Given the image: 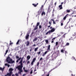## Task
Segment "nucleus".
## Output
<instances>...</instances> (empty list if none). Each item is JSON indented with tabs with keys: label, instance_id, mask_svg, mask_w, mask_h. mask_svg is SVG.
<instances>
[{
	"label": "nucleus",
	"instance_id": "obj_41",
	"mask_svg": "<svg viewBox=\"0 0 76 76\" xmlns=\"http://www.w3.org/2000/svg\"><path fill=\"white\" fill-rule=\"evenodd\" d=\"M66 46H68L69 45V43H66Z\"/></svg>",
	"mask_w": 76,
	"mask_h": 76
},
{
	"label": "nucleus",
	"instance_id": "obj_12",
	"mask_svg": "<svg viewBox=\"0 0 76 76\" xmlns=\"http://www.w3.org/2000/svg\"><path fill=\"white\" fill-rule=\"evenodd\" d=\"M4 69H5V67H4L3 68L0 67V70H1V71L3 72L4 70Z\"/></svg>",
	"mask_w": 76,
	"mask_h": 76
},
{
	"label": "nucleus",
	"instance_id": "obj_58",
	"mask_svg": "<svg viewBox=\"0 0 76 76\" xmlns=\"http://www.w3.org/2000/svg\"><path fill=\"white\" fill-rule=\"evenodd\" d=\"M53 24H56V22H55V21H54V20L53 21Z\"/></svg>",
	"mask_w": 76,
	"mask_h": 76
},
{
	"label": "nucleus",
	"instance_id": "obj_2",
	"mask_svg": "<svg viewBox=\"0 0 76 76\" xmlns=\"http://www.w3.org/2000/svg\"><path fill=\"white\" fill-rule=\"evenodd\" d=\"M50 29H51L47 32L46 34V35H48V34H50V33H53V32H54L55 31V28H53V27L51 26L50 27Z\"/></svg>",
	"mask_w": 76,
	"mask_h": 76
},
{
	"label": "nucleus",
	"instance_id": "obj_21",
	"mask_svg": "<svg viewBox=\"0 0 76 76\" xmlns=\"http://www.w3.org/2000/svg\"><path fill=\"white\" fill-rule=\"evenodd\" d=\"M55 39H56V37H54L52 39V42H51L52 43H53V42H54V41Z\"/></svg>",
	"mask_w": 76,
	"mask_h": 76
},
{
	"label": "nucleus",
	"instance_id": "obj_52",
	"mask_svg": "<svg viewBox=\"0 0 76 76\" xmlns=\"http://www.w3.org/2000/svg\"><path fill=\"white\" fill-rule=\"evenodd\" d=\"M56 22H57L58 23V20H56V21H55Z\"/></svg>",
	"mask_w": 76,
	"mask_h": 76
},
{
	"label": "nucleus",
	"instance_id": "obj_33",
	"mask_svg": "<svg viewBox=\"0 0 76 76\" xmlns=\"http://www.w3.org/2000/svg\"><path fill=\"white\" fill-rule=\"evenodd\" d=\"M39 24H40L39 22L37 23L36 26H38L39 25Z\"/></svg>",
	"mask_w": 76,
	"mask_h": 76
},
{
	"label": "nucleus",
	"instance_id": "obj_40",
	"mask_svg": "<svg viewBox=\"0 0 76 76\" xmlns=\"http://www.w3.org/2000/svg\"><path fill=\"white\" fill-rule=\"evenodd\" d=\"M36 71H37V68L36 67L34 69V72H36Z\"/></svg>",
	"mask_w": 76,
	"mask_h": 76
},
{
	"label": "nucleus",
	"instance_id": "obj_4",
	"mask_svg": "<svg viewBox=\"0 0 76 76\" xmlns=\"http://www.w3.org/2000/svg\"><path fill=\"white\" fill-rule=\"evenodd\" d=\"M50 45H49L48 46V48L47 49V50L44 53L45 54H46L47 53H48V52L50 51Z\"/></svg>",
	"mask_w": 76,
	"mask_h": 76
},
{
	"label": "nucleus",
	"instance_id": "obj_13",
	"mask_svg": "<svg viewBox=\"0 0 76 76\" xmlns=\"http://www.w3.org/2000/svg\"><path fill=\"white\" fill-rule=\"evenodd\" d=\"M12 73H11V72H9V73H7V76H11L12 75Z\"/></svg>",
	"mask_w": 76,
	"mask_h": 76
},
{
	"label": "nucleus",
	"instance_id": "obj_55",
	"mask_svg": "<svg viewBox=\"0 0 76 76\" xmlns=\"http://www.w3.org/2000/svg\"><path fill=\"white\" fill-rule=\"evenodd\" d=\"M45 53H43V54H42V56H45Z\"/></svg>",
	"mask_w": 76,
	"mask_h": 76
},
{
	"label": "nucleus",
	"instance_id": "obj_36",
	"mask_svg": "<svg viewBox=\"0 0 76 76\" xmlns=\"http://www.w3.org/2000/svg\"><path fill=\"white\" fill-rule=\"evenodd\" d=\"M34 62H33V61H32L31 63V66H33L34 65Z\"/></svg>",
	"mask_w": 76,
	"mask_h": 76
},
{
	"label": "nucleus",
	"instance_id": "obj_8",
	"mask_svg": "<svg viewBox=\"0 0 76 76\" xmlns=\"http://www.w3.org/2000/svg\"><path fill=\"white\" fill-rule=\"evenodd\" d=\"M56 53H54L52 55V58H54V59H56V57H57V56H56Z\"/></svg>",
	"mask_w": 76,
	"mask_h": 76
},
{
	"label": "nucleus",
	"instance_id": "obj_11",
	"mask_svg": "<svg viewBox=\"0 0 76 76\" xmlns=\"http://www.w3.org/2000/svg\"><path fill=\"white\" fill-rule=\"evenodd\" d=\"M13 70V69L12 68H10L9 69V72H11V73H13V72H12V71Z\"/></svg>",
	"mask_w": 76,
	"mask_h": 76
},
{
	"label": "nucleus",
	"instance_id": "obj_5",
	"mask_svg": "<svg viewBox=\"0 0 76 76\" xmlns=\"http://www.w3.org/2000/svg\"><path fill=\"white\" fill-rule=\"evenodd\" d=\"M42 11H44V9L40 8L38 12V13L37 14V15H40V14H41V12H42Z\"/></svg>",
	"mask_w": 76,
	"mask_h": 76
},
{
	"label": "nucleus",
	"instance_id": "obj_10",
	"mask_svg": "<svg viewBox=\"0 0 76 76\" xmlns=\"http://www.w3.org/2000/svg\"><path fill=\"white\" fill-rule=\"evenodd\" d=\"M56 68H53V69H51L48 72V74L47 75H46V76H49V75H50V72H51V71H52V70H54V69H56Z\"/></svg>",
	"mask_w": 76,
	"mask_h": 76
},
{
	"label": "nucleus",
	"instance_id": "obj_38",
	"mask_svg": "<svg viewBox=\"0 0 76 76\" xmlns=\"http://www.w3.org/2000/svg\"><path fill=\"white\" fill-rule=\"evenodd\" d=\"M56 53H57V55H58V54H59V53H60L59 50H58L57 51H56Z\"/></svg>",
	"mask_w": 76,
	"mask_h": 76
},
{
	"label": "nucleus",
	"instance_id": "obj_56",
	"mask_svg": "<svg viewBox=\"0 0 76 76\" xmlns=\"http://www.w3.org/2000/svg\"><path fill=\"white\" fill-rule=\"evenodd\" d=\"M72 20V18H70L69 19V22H70V20Z\"/></svg>",
	"mask_w": 76,
	"mask_h": 76
},
{
	"label": "nucleus",
	"instance_id": "obj_50",
	"mask_svg": "<svg viewBox=\"0 0 76 76\" xmlns=\"http://www.w3.org/2000/svg\"><path fill=\"white\" fill-rule=\"evenodd\" d=\"M65 54L66 55V54H67V51H65Z\"/></svg>",
	"mask_w": 76,
	"mask_h": 76
},
{
	"label": "nucleus",
	"instance_id": "obj_29",
	"mask_svg": "<svg viewBox=\"0 0 76 76\" xmlns=\"http://www.w3.org/2000/svg\"><path fill=\"white\" fill-rule=\"evenodd\" d=\"M19 71H20V72H18V73H19L20 74H21V73L23 72L22 70H19Z\"/></svg>",
	"mask_w": 76,
	"mask_h": 76
},
{
	"label": "nucleus",
	"instance_id": "obj_25",
	"mask_svg": "<svg viewBox=\"0 0 76 76\" xmlns=\"http://www.w3.org/2000/svg\"><path fill=\"white\" fill-rule=\"evenodd\" d=\"M21 59V57H20L19 59H18L16 61L17 63H18L19 62V60H20V59Z\"/></svg>",
	"mask_w": 76,
	"mask_h": 76
},
{
	"label": "nucleus",
	"instance_id": "obj_22",
	"mask_svg": "<svg viewBox=\"0 0 76 76\" xmlns=\"http://www.w3.org/2000/svg\"><path fill=\"white\" fill-rule=\"evenodd\" d=\"M37 39H38L37 38V37L35 38L34 39H33V42H35V41H37Z\"/></svg>",
	"mask_w": 76,
	"mask_h": 76
},
{
	"label": "nucleus",
	"instance_id": "obj_63",
	"mask_svg": "<svg viewBox=\"0 0 76 76\" xmlns=\"http://www.w3.org/2000/svg\"><path fill=\"white\" fill-rule=\"evenodd\" d=\"M25 75H26V74H24L23 75V76H25Z\"/></svg>",
	"mask_w": 76,
	"mask_h": 76
},
{
	"label": "nucleus",
	"instance_id": "obj_62",
	"mask_svg": "<svg viewBox=\"0 0 76 76\" xmlns=\"http://www.w3.org/2000/svg\"><path fill=\"white\" fill-rule=\"evenodd\" d=\"M34 75H35L36 74H37V72H34Z\"/></svg>",
	"mask_w": 76,
	"mask_h": 76
},
{
	"label": "nucleus",
	"instance_id": "obj_51",
	"mask_svg": "<svg viewBox=\"0 0 76 76\" xmlns=\"http://www.w3.org/2000/svg\"><path fill=\"white\" fill-rule=\"evenodd\" d=\"M16 58H19V57L18 56H16Z\"/></svg>",
	"mask_w": 76,
	"mask_h": 76
},
{
	"label": "nucleus",
	"instance_id": "obj_18",
	"mask_svg": "<svg viewBox=\"0 0 76 76\" xmlns=\"http://www.w3.org/2000/svg\"><path fill=\"white\" fill-rule=\"evenodd\" d=\"M59 43H60V44H61V43H62V44H64V42L63 41V39H62L61 41V42L60 41H59Z\"/></svg>",
	"mask_w": 76,
	"mask_h": 76
},
{
	"label": "nucleus",
	"instance_id": "obj_32",
	"mask_svg": "<svg viewBox=\"0 0 76 76\" xmlns=\"http://www.w3.org/2000/svg\"><path fill=\"white\" fill-rule=\"evenodd\" d=\"M58 42H56L55 46H57V45H58Z\"/></svg>",
	"mask_w": 76,
	"mask_h": 76
},
{
	"label": "nucleus",
	"instance_id": "obj_57",
	"mask_svg": "<svg viewBox=\"0 0 76 76\" xmlns=\"http://www.w3.org/2000/svg\"><path fill=\"white\" fill-rule=\"evenodd\" d=\"M51 22H52L51 21V22H50V21L49 22V23L50 25H51Z\"/></svg>",
	"mask_w": 76,
	"mask_h": 76
},
{
	"label": "nucleus",
	"instance_id": "obj_60",
	"mask_svg": "<svg viewBox=\"0 0 76 76\" xmlns=\"http://www.w3.org/2000/svg\"><path fill=\"white\" fill-rule=\"evenodd\" d=\"M42 60V58H41L40 59V60Z\"/></svg>",
	"mask_w": 76,
	"mask_h": 76
},
{
	"label": "nucleus",
	"instance_id": "obj_26",
	"mask_svg": "<svg viewBox=\"0 0 76 76\" xmlns=\"http://www.w3.org/2000/svg\"><path fill=\"white\" fill-rule=\"evenodd\" d=\"M30 75H31L33 73V70L31 69V70L30 72Z\"/></svg>",
	"mask_w": 76,
	"mask_h": 76
},
{
	"label": "nucleus",
	"instance_id": "obj_54",
	"mask_svg": "<svg viewBox=\"0 0 76 76\" xmlns=\"http://www.w3.org/2000/svg\"><path fill=\"white\" fill-rule=\"evenodd\" d=\"M30 63V61H28L27 62V64H29V63Z\"/></svg>",
	"mask_w": 76,
	"mask_h": 76
},
{
	"label": "nucleus",
	"instance_id": "obj_49",
	"mask_svg": "<svg viewBox=\"0 0 76 76\" xmlns=\"http://www.w3.org/2000/svg\"><path fill=\"white\" fill-rule=\"evenodd\" d=\"M24 72H28V70H24Z\"/></svg>",
	"mask_w": 76,
	"mask_h": 76
},
{
	"label": "nucleus",
	"instance_id": "obj_16",
	"mask_svg": "<svg viewBox=\"0 0 76 76\" xmlns=\"http://www.w3.org/2000/svg\"><path fill=\"white\" fill-rule=\"evenodd\" d=\"M23 57L21 58L20 61L19 62V63L23 64L22 62H23Z\"/></svg>",
	"mask_w": 76,
	"mask_h": 76
},
{
	"label": "nucleus",
	"instance_id": "obj_53",
	"mask_svg": "<svg viewBox=\"0 0 76 76\" xmlns=\"http://www.w3.org/2000/svg\"><path fill=\"white\" fill-rule=\"evenodd\" d=\"M41 27H42L41 25H40L39 26V29H41Z\"/></svg>",
	"mask_w": 76,
	"mask_h": 76
},
{
	"label": "nucleus",
	"instance_id": "obj_45",
	"mask_svg": "<svg viewBox=\"0 0 76 76\" xmlns=\"http://www.w3.org/2000/svg\"><path fill=\"white\" fill-rule=\"evenodd\" d=\"M52 17H54V12H52Z\"/></svg>",
	"mask_w": 76,
	"mask_h": 76
},
{
	"label": "nucleus",
	"instance_id": "obj_6",
	"mask_svg": "<svg viewBox=\"0 0 76 76\" xmlns=\"http://www.w3.org/2000/svg\"><path fill=\"white\" fill-rule=\"evenodd\" d=\"M76 37V33H74L72 35V37H71L70 39L73 40Z\"/></svg>",
	"mask_w": 76,
	"mask_h": 76
},
{
	"label": "nucleus",
	"instance_id": "obj_17",
	"mask_svg": "<svg viewBox=\"0 0 76 76\" xmlns=\"http://www.w3.org/2000/svg\"><path fill=\"white\" fill-rule=\"evenodd\" d=\"M29 44H30V42L29 41H27L26 43V46H29Z\"/></svg>",
	"mask_w": 76,
	"mask_h": 76
},
{
	"label": "nucleus",
	"instance_id": "obj_61",
	"mask_svg": "<svg viewBox=\"0 0 76 76\" xmlns=\"http://www.w3.org/2000/svg\"><path fill=\"white\" fill-rule=\"evenodd\" d=\"M45 73V72H44V74H43V75H42V76H44Z\"/></svg>",
	"mask_w": 76,
	"mask_h": 76
},
{
	"label": "nucleus",
	"instance_id": "obj_9",
	"mask_svg": "<svg viewBox=\"0 0 76 76\" xmlns=\"http://www.w3.org/2000/svg\"><path fill=\"white\" fill-rule=\"evenodd\" d=\"M51 8L50 7V6H49L48 7V12H50L51 11Z\"/></svg>",
	"mask_w": 76,
	"mask_h": 76
},
{
	"label": "nucleus",
	"instance_id": "obj_59",
	"mask_svg": "<svg viewBox=\"0 0 76 76\" xmlns=\"http://www.w3.org/2000/svg\"><path fill=\"white\" fill-rule=\"evenodd\" d=\"M54 19H51V20H50V21H53V22L54 21Z\"/></svg>",
	"mask_w": 76,
	"mask_h": 76
},
{
	"label": "nucleus",
	"instance_id": "obj_64",
	"mask_svg": "<svg viewBox=\"0 0 76 76\" xmlns=\"http://www.w3.org/2000/svg\"><path fill=\"white\" fill-rule=\"evenodd\" d=\"M7 65H8V64H5V66H7Z\"/></svg>",
	"mask_w": 76,
	"mask_h": 76
},
{
	"label": "nucleus",
	"instance_id": "obj_47",
	"mask_svg": "<svg viewBox=\"0 0 76 76\" xmlns=\"http://www.w3.org/2000/svg\"><path fill=\"white\" fill-rule=\"evenodd\" d=\"M65 35H66V34H64L63 35V38H65Z\"/></svg>",
	"mask_w": 76,
	"mask_h": 76
},
{
	"label": "nucleus",
	"instance_id": "obj_44",
	"mask_svg": "<svg viewBox=\"0 0 76 76\" xmlns=\"http://www.w3.org/2000/svg\"><path fill=\"white\" fill-rule=\"evenodd\" d=\"M43 7H44V5H42V7H41V9H43Z\"/></svg>",
	"mask_w": 76,
	"mask_h": 76
},
{
	"label": "nucleus",
	"instance_id": "obj_28",
	"mask_svg": "<svg viewBox=\"0 0 76 76\" xmlns=\"http://www.w3.org/2000/svg\"><path fill=\"white\" fill-rule=\"evenodd\" d=\"M64 22V21L63 20L61 21V26H63V23Z\"/></svg>",
	"mask_w": 76,
	"mask_h": 76
},
{
	"label": "nucleus",
	"instance_id": "obj_30",
	"mask_svg": "<svg viewBox=\"0 0 76 76\" xmlns=\"http://www.w3.org/2000/svg\"><path fill=\"white\" fill-rule=\"evenodd\" d=\"M20 42V40H18L16 43V45H18V44H19V42Z\"/></svg>",
	"mask_w": 76,
	"mask_h": 76
},
{
	"label": "nucleus",
	"instance_id": "obj_15",
	"mask_svg": "<svg viewBox=\"0 0 76 76\" xmlns=\"http://www.w3.org/2000/svg\"><path fill=\"white\" fill-rule=\"evenodd\" d=\"M59 8L60 10H61V9H62L63 7H62V5H60L59 6Z\"/></svg>",
	"mask_w": 76,
	"mask_h": 76
},
{
	"label": "nucleus",
	"instance_id": "obj_37",
	"mask_svg": "<svg viewBox=\"0 0 76 76\" xmlns=\"http://www.w3.org/2000/svg\"><path fill=\"white\" fill-rule=\"evenodd\" d=\"M50 56V54H49L47 56V59H48L49 58V56Z\"/></svg>",
	"mask_w": 76,
	"mask_h": 76
},
{
	"label": "nucleus",
	"instance_id": "obj_24",
	"mask_svg": "<svg viewBox=\"0 0 76 76\" xmlns=\"http://www.w3.org/2000/svg\"><path fill=\"white\" fill-rule=\"evenodd\" d=\"M38 47H37V48H35L34 49V51L35 52H36V51H37L38 50Z\"/></svg>",
	"mask_w": 76,
	"mask_h": 76
},
{
	"label": "nucleus",
	"instance_id": "obj_31",
	"mask_svg": "<svg viewBox=\"0 0 76 76\" xmlns=\"http://www.w3.org/2000/svg\"><path fill=\"white\" fill-rule=\"evenodd\" d=\"M45 42H46V44H48V42H49L48 40L46 39L45 40Z\"/></svg>",
	"mask_w": 76,
	"mask_h": 76
},
{
	"label": "nucleus",
	"instance_id": "obj_14",
	"mask_svg": "<svg viewBox=\"0 0 76 76\" xmlns=\"http://www.w3.org/2000/svg\"><path fill=\"white\" fill-rule=\"evenodd\" d=\"M30 58H31V56H30L28 55L27 56V60H29Z\"/></svg>",
	"mask_w": 76,
	"mask_h": 76
},
{
	"label": "nucleus",
	"instance_id": "obj_20",
	"mask_svg": "<svg viewBox=\"0 0 76 76\" xmlns=\"http://www.w3.org/2000/svg\"><path fill=\"white\" fill-rule=\"evenodd\" d=\"M67 15H66L63 18V20H65L66 19V18H67Z\"/></svg>",
	"mask_w": 76,
	"mask_h": 76
},
{
	"label": "nucleus",
	"instance_id": "obj_27",
	"mask_svg": "<svg viewBox=\"0 0 76 76\" xmlns=\"http://www.w3.org/2000/svg\"><path fill=\"white\" fill-rule=\"evenodd\" d=\"M66 12L67 13H70V10H67Z\"/></svg>",
	"mask_w": 76,
	"mask_h": 76
},
{
	"label": "nucleus",
	"instance_id": "obj_35",
	"mask_svg": "<svg viewBox=\"0 0 76 76\" xmlns=\"http://www.w3.org/2000/svg\"><path fill=\"white\" fill-rule=\"evenodd\" d=\"M38 29V26H36L34 29V30H37Z\"/></svg>",
	"mask_w": 76,
	"mask_h": 76
},
{
	"label": "nucleus",
	"instance_id": "obj_3",
	"mask_svg": "<svg viewBox=\"0 0 76 76\" xmlns=\"http://www.w3.org/2000/svg\"><path fill=\"white\" fill-rule=\"evenodd\" d=\"M20 65H19L17 67V69H18L19 70H22V67H23V64L19 63Z\"/></svg>",
	"mask_w": 76,
	"mask_h": 76
},
{
	"label": "nucleus",
	"instance_id": "obj_23",
	"mask_svg": "<svg viewBox=\"0 0 76 76\" xmlns=\"http://www.w3.org/2000/svg\"><path fill=\"white\" fill-rule=\"evenodd\" d=\"M65 51V50H64V49H62L61 50V53H64V51Z\"/></svg>",
	"mask_w": 76,
	"mask_h": 76
},
{
	"label": "nucleus",
	"instance_id": "obj_1",
	"mask_svg": "<svg viewBox=\"0 0 76 76\" xmlns=\"http://www.w3.org/2000/svg\"><path fill=\"white\" fill-rule=\"evenodd\" d=\"M6 61L9 64H13L15 63V61H13L12 59L10 58V57L8 56L6 59Z\"/></svg>",
	"mask_w": 76,
	"mask_h": 76
},
{
	"label": "nucleus",
	"instance_id": "obj_48",
	"mask_svg": "<svg viewBox=\"0 0 76 76\" xmlns=\"http://www.w3.org/2000/svg\"><path fill=\"white\" fill-rule=\"evenodd\" d=\"M15 76H19V74H18V73H16L15 74Z\"/></svg>",
	"mask_w": 76,
	"mask_h": 76
},
{
	"label": "nucleus",
	"instance_id": "obj_34",
	"mask_svg": "<svg viewBox=\"0 0 76 76\" xmlns=\"http://www.w3.org/2000/svg\"><path fill=\"white\" fill-rule=\"evenodd\" d=\"M35 60H36V58H33L32 61L33 62H35Z\"/></svg>",
	"mask_w": 76,
	"mask_h": 76
},
{
	"label": "nucleus",
	"instance_id": "obj_43",
	"mask_svg": "<svg viewBox=\"0 0 76 76\" xmlns=\"http://www.w3.org/2000/svg\"><path fill=\"white\" fill-rule=\"evenodd\" d=\"M33 5L34 6V7H36V6H37V4H33Z\"/></svg>",
	"mask_w": 76,
	"mask_h": 76
},
{
	"label": "nucleus",
	"instance_id": "obj_39",
	"mask_svg": "<svg viewBox=\"0 0 76 76\" xmlns=\"http://www.w3.org/2000/svg\"><path fill=\"white\" fill-rule=\"evenodd\" d=\"M8 52V50H7L6 51L5 56L7 54V53Z\"/></svg>",
	"mask_w": 76,
	"mask_h": 76
},
{
	"label": "nucleus",
	"instance_id": "obj_7",
	"mask_svg": "<svg viewBox=\"0 0 76 76\" xmlns=\"http://www.w3.org/2000/svg\"><path fill=\"white\" fill-rule=\"evenodd\" d=\"M30 31H28V32L27 33V35L26 36V39L27 40L29 38V34H30Z\"/></svg>",
	"mask_w": 76,
	"mask_h": 76
},
{
	"label": "nucleus",
	"instance_id": "obj_42",
	"mask_svg": "<svg viewBox=\"0 0 76 76\" xmlns=\"http://www.w3.org/2000/svg\"><path fill=\"white\" fill-rule=\"evenodd\" d=\"M39 62H37V66L38 67V66H39Z\"/></svg>",
	"mask_w": 76,
	"mask_h": 76
},
{
	"label": "nucleus",
	"instance_id": "obj_46",
	"mask_svg": "<svg viewBox=\"0 0 76 76\" xmlns=\"http://www.w3.org/2000/svg\"><path fill=\"white\" fill-rule=\"evenodd\" d=\"M38 56H39V55L40 54H41V52L40 51H39L38 53Z\"/></svg>",
	"mask_w": 76,
	"mask_h": 76
},
{
	"label": "nucleus",
	"instance_id": "obj_19",
	"mask_svg": "<svg viewBox=\"0 0 76 76\" xmlns=\"http://www.w3.org/2000/svg\"><path fill=\"white\" fill-rule=\"evenodd\" d=\"M43 15H45V12L44 11H43L41 15L42 16H43Z\"/></svg>",
	"mask_w": 76,
	"mask_h": 76
}]
</instances>
